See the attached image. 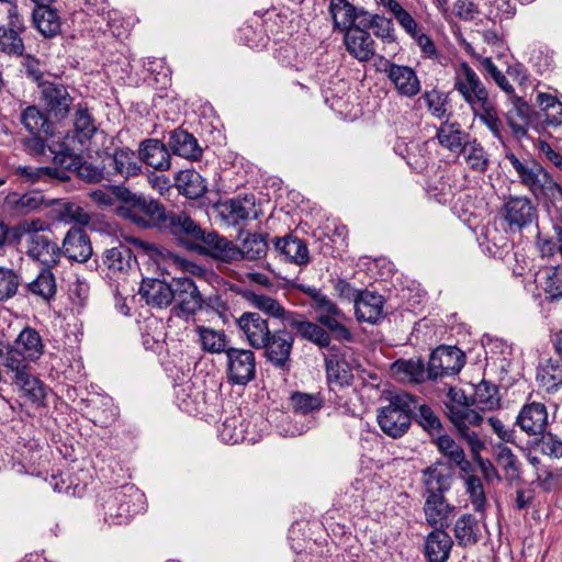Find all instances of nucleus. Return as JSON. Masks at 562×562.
<instances>
[{
	"instance_id": "obj_26",
	"label": "nucleus",
	"mask_w": 562,
	"mask_h": 562,
	"mask_svg": "<svg viewBox=\"0 0 562 562\" xmlns=\"http://www.w3.org/2000/svg\"><path fill=\"white\" fill-rule=\"evenodd\" d=\"M273 249L282 260L296 266H306L311 260L306 243L292 234L276 237Z\"/></svg>"
},
{
	"instance_id": "obj_1",
	"label": "nucleus",
	"mask_w": 562,
	"mask_h": 562,
	"mask_svg": "<svg viewBox=\"0 0 562 562\" xmlns=\"http://www.w3.org/2000/svg\"><path fill=\"white\" fill-rule=\"evenodd\" d=\"M422 475L425 486L423 509L426 522L432 528H448L456 513V506L445 497L451 488L452 475L438 465L424 469Z\"/></svg>"
},
{
	"instance_id": "obj_7",
	"label": "nucleus",
	"mask_w": 562,
	"mask_h": 562,
	"mask_svg": "<svg viewBox=\"0 0 562 562\" xmlns=\"http://www.w3.org/2000/svg\"><path fill=\"white\" fill-rule=\"evenodd\" d=\"M299 289L311 299L312 308L318 313L317 322L333 334L334 339L346 342L353 340L350 329L341 323L346 315L334 301L314 286L299 285Z\"/></svg>"
},
{
	"instance_id": "obj_47",
	"label": "nucleus",
	"mask_w": 562,
	"mask_h": 562,
	"mask_svg": "<svg viewBox=\"0 0 562 562\" xmlns=\"http://www.w3.org/2000/svg\"><path fill=\"white\" fill-rule=\"evenodd\" d=\"M195 331L198 333L199 342L203 351L209 353H226V350H228V339L224 330L198 326Z\"/></svg>"
},
{
	"instance_id": "obj_11",
	"label": "nucleus",
	"mask_w": 562,
	"mask_h": 562,
	"mask_svg": "<svg viewBox=\"0 0 562 562\" xmlns=\"http://www.w3.org/2000/svg\"><path fill=\"white\" fill-rule=\"evenodd\" d=\"M40 101L48 116L56 121L65 120L74 103L68 87L55 81L40 83Z\"/></svg>"
},
{
	"instance_id": "obj_35",
	"label": "nucleus",
	"mask_w": 562,
	"mask_h": 562,
	"mask_svg": "<svg viewBox=\"0 0 562 562\" xmlns=\"http://www.w3.org/2000/svg\"><path fill=\"white\" fill-rule=\"evenodd\" d=\"M168 147L173 155L193 161L199 160L203 154L198 139L183 128H176L170 133Z\"/></svg>"
},
{
	"instance_id": "obj_54",
	"label": "nucleus",
	"mask_w": 562,
	"mask_h": 562,
	"mask_svg": "<svg viewBox=\"0 0 562 562\" xmlns=\"http://www.w3.org/2000/svg\"><path fill=\"white\" fill-rule=\"evenodd\" d=\"M537 102L543 116L546 126L558 127L562 125V102L548 93H538Z\"/></svg>"
},
{
	"instance_id": "obj_44",
	"label": "nucleus",
	"mask_w": 562,
	"mask_h": 562,
	"mask_svg": "<svg viewBox=\"0 0 562 562\" xmlns=\"http://www.w3.org/2000/svg\"><path fill=\"white\" fill-rule=\"evenodd\" d=\"M72 123L75 137L81 145L98 132L95 119L86 103L76 104Z\"/></svg>"
},
{
	"instance_id": "obj_25",
	"label": "nucleus",
	"mask_w": 562,
	"mask_h": 562,
	"mask_svg": "<svg viewBox=\"0 0 562 562\" xmlns=\"http://www.w3.org/2000/svg\"><path fill=\"white\" fill-rule=\"evenodd\" d=\"M218 213L228 225H238L250 217L257 218L254 195L235 198L224 201L217 206Z\"/></svg>"
},
{
	"instance_id": "obj_37",
	"label": "nucleus",
	"mask_w": 562,
	"mask_h": 562,
	"mask_svg": "<svg viewBox=\"0 0 562 562\" xmlns=\"http://www.w3.org/2000/svg\"><path fill=\"white\" fill-rule=\"evenodd\" d=\"M13 373V383L27 396L32 402L40 403L45 398V390L43 383L31 373L30 364H22L21 368H7Z\"/></svg>"
},
{
	"instance_id": "obj_31",
	"label": "nucleus",
	"mask_w": 562,
	"mask_h": 562,
	"mask_svg": "<svg viewBox=\"0 0 562 562\" xmlns=\"http://www.w3.org/2000/svg\"><path fill=\"white\" fill-rule=\"evenodd\" d=\"M44 196L36 191L26 193L10 192L5 195L2 209L11 216H25L43 205Z\"/></svg>"
},
{
	"instance_id": "obj_12",
	"label": "nucleus",
	"mask_w": 562,
	"mask_h": 562,
	"mask_svg": "<svg viewBox=\"0 0 562 562\" xmlns=\"http://www.w3.org/2000/svg\"><path fill=\"white\" fill-rule=\"evenodd\" d=\"M288 326L276 329L270 333V337L265 341L263 356L274 368L289 372L291 369V353L293 350L295 335L286 330Z\"/></svg>"
},
{
	"instance_id": "obj_59",
	"label": "nucleus",
	"mask_w": 562,
	"mask_h": 562,
	"mask_svg": "<svg viewBox=\"0 0 562 562\" xmlns=\"http://www.w3.org/2000/svg\"><path fill=\"white\" fill-rule=\"evenodd\" d=\"M496 462L508 479L516 480L520 477V462L510 448L506 446L498 447Z\"/></svg>"
},
{
	"instance_id": "obj_49",
	"label": "nucleus",
	"mask_w": 562,
	"mask_h": 562,
	"mask_svg": "<svg viewBox=\"0 0 562 562\" xmlns=\"http://www.w3.org/2000/svg\"><path fill=\"white\" fill-rule=\"evenodd\" d=\"M501 397L495 384L482 380L474 386L472 403L480 411H492L499 406Z\"/></svg>"
},
{
	"instance_id": "obj_2",
	"label": "nucleus",
	"mask_w": 562,
	"mask_h": 562,
	"mask_svg": "<svg viewBox=\"0 0 562 562\" xmlns=\"http://www.w3.org/2000/svg\"><path fill=\"white\" fill-rule=\"evenodd\" d=\"M122 202L119 214L142 229H155L161 233L169 210L159 201L144 194H137L128 189L120 190L117 194Z\"/></svg>"
},
{
	"instance_id": "obj_34",
	"label": "nucleus",
	"mask_w": 562,
	"mask_h": 562,
	"mask_svg": "<svg viewBox=\"0 0 562 562\" xmlns=\"http://www.w3.org/2000/svg\"><path fill=\"white\" fill-rule=\"evenodd\" d=\"M161 140L147 138L140 142L138 147L139 159L156 170L170 168V153Z\"/></svg>"
},
{
	"instance_id": "obj_64",
	"label": "nucleus",
	"mask_w": 562,
	"mask_h": 562,
	"mask_svg": "<svg viewBox=\"0 0 562 562\" xmlns=\"http://www.w3.org/2000/svg\"><path fill=\"white\" fill-rule=\"evenodd\" d=\"M422 99L425 101L428 111L437 119H442L447 114L448 97L437 89L426 91Z\"/></svg>"
},
{
	"instance_id": "obj_28",
	"label": "nucleus",
	"mask_w": 562,
	"mask_h": 562,
	"mask_svg": "<svg viewBox=\"0 0 562 562\" xmlns=\"http://www.w3.org/2000/svg\"><path fill=\"white\" fill-rule=\"evenodd\" d=\"M104 168L109 176H120L124 179L137 176L142 166L135 153L127 148H117L114 154L108 155L104 160Z\"/></svg>"
},
{
	"instance_id": "obj_14",
	"label": "nucleus",
	"mask_w": 562,
	"mask_h": 562,
	"mask_svg": "<svg viewBox=\"0 0 562 562\" xmlns=\"http://www.w3.org/2000/svg\"><path fill=\"white\" fill-rule=\"evenodd\" d=\"M227 380L237 385H246L256 376V357L249 349L228 348L226 350Z\"/></svg>"
},
{
	"instance_id": "obj_41",
	"label": "nucleus",
	"mask_w": 562,
	"mask_h": 562,
	"mask_svg": "<svg viewBox=\"0 0 562 562\" xmlns=\"http://www.w3.org/2000/svg\"><path fill=\"white\" fill-rule=\"evenodd\" d=\"M179 194L190 200L203 196L207 191L205 179L194 169L180 170L175 178Z\"/></svg>"
},
{
	"instance_id": "obj_5",
	"label": "nucleus",
	"mask_w": 562,
	"mask_h": 562,
	"mask_svg": "<svg viewBox=\"0 0 562 562\" xmlns=\"http://www.w3.org/2000/svg\"><path fill=\"white\" fill-rule=\"evenodd\" d=\"M505 158L515 169L520 183L535 194H542L553 202H562V187L552 176L532 158H518L514 153H506Z\"/></svg>"
},
{
	"instance_id": "obj_38",
	"label": "nucleus",
	"mask_w": 562,
	"mask_h": 562,
	"mask_svg": "<svg viewBox=\"0 0 562 562\" xmlns=\"http://www.w3.org/2000/svg\"><path fill=\"white\" fill-rule=\"evenodd\" d=\"M46 112H42L36 105H27L20 114V122L31 135L53 136L54 123Z\"/></svg>"
},
{
	"instance_id": "obj_32",
	"label": "nucleus",
	"mask_w": 562,
	"mask_h": 562,
	"mask_svg": "<svg viewBox=\"0 0 562 562\" xmlns=\"http://www.w3.org/2000/svg\"><path fill=\"white\" fill-rule=\"evenodd\" d=\"M177 406L189 415H196L205 409V394L191 381H186L175 389Z\"/></svg>"
},
{
	"instance_id": "obj_46",
	"label": "nucleus",
	"mask_w": 562,
	"mask_h": 562,
	"mask_svg": "<svg viewBox=\"0 0 562 562\" xmlns=\"http://www.w3.org/2000/svg\"><path fill=\"white\" fill-rule=\"evenodd\" d=\"M357 10L348 0H330L329 12L333 18L334 29L346 33L353 29L357 22Z\"/></svg>"
},
{
	"instance_id": "obj_39",
	"label": "nucleus",
	"mask_w": 562,
	"mask_h": 562,
	"mask_svg": "<svg viewBox=\"0 0 562 562\" xmlns=\"http://www.w3.org/2000/svg\"><path fill=\"white\" fill-rule=\"evenodd\" d=\"M49 4L50 2L37 3L32 13L33 24L46 38L55 37L61 31L60 16Z\"/></svg>"
},
{
	"instance_id": "obj_21",
	"label": "nucleus",
	"mask_w": 562,
	"mask_h": 562,
	"mask_svg": "<svg viewBox=\"0 0 562 562\" xmlns=\"http://www.w3.org/2000/svg\"><path fill=\"white\" fill-rule=\"evenodd\" d=\"M236 325L243 333L248 344L255 348L265 346V341L270 337L268 321L265 319L259 313L245 312L237 319Z\"/></svg>"
},
{
	"instance_id": "obj_27",
	"label": "nucleus",
	"mask_w": 562,
	"mask_h": 562,
	"mask_svg": "<svg viewBox=\"0 0 562 562\" xmlns=\"http://www.w3.org/2000/svg\"><path fill=\"white\" fill-rule=\"evenodd\" d=\"M384 297L370 290H363L360 297L356 300L355 315L358 322L378 324L386 315L384 312Z\"/></svg>"
},
{
	"instance_id": "obj_19",
	"label": "nucleus",
	"mask_w": 562,
	"mask_h": 562,
	"mask_svg": "<svg viewBox=\"0 0 562 562\" xmlns=\"http://www.w3.org/2000/svg\"><path fill=\"white\" fill-rule=\"evenodd\" d=\"M516 425L526 435L539 438L547 431L548 409L543 403L531 402L522 405L517 417Z\"/></svg>"
},
{
	"instance_id": "obj_50",
	"label": "nucleus",
	"mask_w": 562,
	"mask_h": 562,
	"mask_svg": "<svg viewBox=\"0 0 562 562\" xmlns=\"http://www.w3.org/2000/svg\"><path fill=\"white\" fill-rule=\"evenodd\" d=\"M53 268H43L37 277L26 284V291L30 294L42 297L45 301H49L56 294V280L52 272Z\"/></svg>"
},
{
	"instance_id": "obj_45",
	"label": "nucleus",
	"mask_w": 562,
	"mask_h": 562,
	"mask_svg": "<svg viewBox=\"0 0 562 562\" xmlns=\"http://www.w3.org/2000/svg\"><path fill=\"white\" fill-rule=\"evenodd\" d=\"M453 535L458 546L462 548L475 546L481 538V528L475 516L461 515L454 522Z\"/></svg>"
},
{
	"instance_id": "obj_40",
	"label": "nucleus",
	"mask_w": 562,
	"mask_h": 562,
	"mask_svg": "<svg viewBox=\"0 0 562 562\" xmlns=\"http://www.w3.org/2000/svg\"><path fill=\"white\" fill-rule=\"evenodd\" d=\"M536 381L548 393H555L562 386V358H548L540 361Z\"/></svg>"
},
{
	"instance_id": "obj_51",
	"label": "nucleus",
	"mask_w": 562,
	"mask_h": 562,
	"mask_svg": "<svg viewBox=\"0 0 562 562\" xmlns=\"http://www.w3.org/2000/svg\"><path fill=\"white\" fill-rule=\"evenodd\" d=\"M436 445L438 450L456 463L461 471L469 473L473 470L472 463L465 459L463 449L448 435H439Z\"/></svg>"
},
{
	"instance_id": "obj_58",
	"label": "nucleus",
	"mask_w": 562,
	"mask_h": 562,
	"mask_svg": "<svg viewBox=\"0 0 562 562\" xmlns=\"http://www.w3.org/2000/svg\"><path fill=\"white\" fill-rule=\"evenodd\" d=\"M21 32L0 25V52L12 56H23L24 43Z\"/></svg>"
},
{
	"instance_id": "obj_9",
	"label": "nucleus",
	"mask_w": 562,
	"mask_h": 562,
	"mask_svg": "<svg viewBox=\"0 0 562 562\" xmlns=\"http://www.w3.org/2000/svg\"><path fill=\"white\" fill-rule=\"evenodd\" d=\"M161 234L171 236L179 246L189 251L200 248L201 239L206 232L184 211H170Z\"/></svg>"
},
{
	"instance_id": "obj_15",
	"label": "nucleus",
	"mask_w": 562,
	"mask_h": 562,
	"mask_svg": "<svg viewBox=\"0 0 562 562\" xmlns=\"http://www.w3.org/2000/svg\"><path fill=\"white\" fill-rule=\"evenodd\" d=\"M454 89L473 110L480 102L490 99L488 91L468 63L460 64L456 74Z\"/></svg>"
},
{
	"instance_id": "obj_30",
	"label": "nucleus",
	"mask_w": 562,
	"mask_h": 562,
	"mask_svg": "<svg viewBox=\"0 0 562 562\" xmlns=\"http://www.w3.org/2000/svg\"><path fill=\"white\" fill-rule=\"evenodd\" d=\"M344 43L348 53L360 61H368L374 55V41L360 25L345 33Z\"/></svg>"
},
{
	"instance_id": "obj_62",
	"label": "nucleus",
	"mask_w": 562,
	"mask_h": 562,
	"mask_svg": "<svg viewBox=\"0 0 562 562\" xmlns=\"http://www.w3.org/2000/svg\"><path fill=\"white\" fill-rule=\"evenodd\" d=\"M91 422L102 428H106L114 424L119 415L117 407L111 401H105L99 406H94L90 412Z\"/></svg>"
},
{
	"instance_id": "obj_23",
	"label": "nucleus",
	"mask_w": 562,
	"mask_h": 562,
	"mask_svg": "<svg viewBox=\"0 0 562 562\" xmlns=\"http://www.w3.org/2000/svg\"><path fill=\"white\" fill-rule=\"evenodd\" d=\"M385 72L400 95L414 98L420 92V81L412 67L387 63Z\"/></svg>"
},
{
	"instance_id": "obj_18",
	"label": "nucleus",
	"mask_w": 562,
	"mask_h": 562,
	"mask_svg": "<svg viewBox=\"0 0 562 562\" xmlns=\"http://www.w3.org/2000/svg\"><path fill=\"white\" fill-rule=\"evenodd\" d=\"M286 326L294 330L301 339L314 344L319 349L329 350L334 346L331 344L333 334L318 322L306 319L301 313L294 312Z\"/></svg>"
},
{
	"instance_id": "obj_33",
	"label": "nucleus",
	"mask_w": 562,
	"mask_h": 562,
	"mask_svg": "<svg viewBox=\"0 0 562 562\" xmlns=\"http://www.w3.org/2000/svg\"><path fill=\"white\" fill-rule=\"evenodd\" d=\"M447 528H434L425 540L424 553L428 562H447L453 546V540L446 531Z\"/></svg>"
},
{
	"instance_id": "obj_36",
	"label": "nucleus",
	"mask_w": 562,
	"mask_h": 562,
	"mask_svg": "<svg viewBox=\"0 0 562 562\" xmlns=\"http://www.w3.org/2000/svg\"><path fill=\"white\" fill-rule=\"evenodd\" d=\"M243 296L248 303H250V305L269 317L280 319L284 326L288 325L289 319H291L294 314L293 311L285 310L278 300L266 294L247 290L244 292Z\"/></svg>"
},
{
	"instance_id": "obj_63",
	"label": "nucleus",
	"mask_w": 562,
	"mask_h": 562,
	"mask_svg": "<svg viewBox=\"0 0 562 562\" xmlns=\"http://www.w3.org/2000/svg\"><path fill=\"white\" fill-rule=\"evenodd\" d=\"M20 285L19 274L10 268L0 267V301L13 297Z\"/></svg>"
},
{
	"instance_id": "obj_10",
	"label": "nucleus",
	"mask_w": 562,
	"mask_h": 562,
	"mask_svg": "<svg viewBox=\"0 0 562 562\" xmlns=\"http://www.w3.org/2000/svg\"><path fill=\"white\" fill-rule=\"evenodd\" d=\"M326 381L329 387V401L338 406H346L347 401L336 393L335 387H345L352 384L353 374L346 355L336 345L324 355Z\"/></svg>"
},
{
	"instance_id": "obj_60",
	"label": "nucleus",
	"mask_w": 562,
	"mask_h": 562,
	"mask_svg": "<svg viewBox=\"0 0 562 562\" xmlns=\"http://www.w3.org/2000/svg\"><path fill=\"white\" fill-rule=\"evenodd\" d=\"M384 7L393 14L405 32L413 36L418 32V24L412 14L406 11L397 0H387Z\"/></svg>"
},
{
	"instance_id": "obj_3",
	"label": "nucleus",
	"mask_w": 562,
	"mask_h": 562,
	"mask_svg": "<svg viewBox=\"0 0 562 562\" xmlns=\"http://www.w3.org/2000/svg\"><path fill=\"white\" fill-rule=\"evenodd\" d=\"M99 515L109 526H122L144 509V494L134 485L106 490L99 495Z\"/></svg>"
},
{
	"instance_id": "obj_53",
	"label": "nucleus",
	"mask_w": 562,
	"mask_h": 562,
	"mask_svg": "<svg viewBox=\"0 0 562 562\" xmlns=\"http://www.w3.org/2000/svg\"><path fill=\"white\" fill-rule=\"evenodd\" d=\"M474 115L491 131L499 140H503L504 125L499 119L494 103L487 99L475 106Z\"/></svg>"
},
{
	"instance_id": "obj_6",
	"label": "nucleus",
	"mask_w": 562,
	"mask_h": 562,
	"mask_svg": "<svg viewBox=\"0 0 562 562\" xmlns=\"http://www.w3.org/2000/svg\"><path fill=\"white\" fill-rule=\"evenodd\" d=\"M415 408V396L406 392L393 394L389 403L378 409L376 420L381 430L391 438H401L412 425Z\"/></svg>"
},
{
	"instance_id": "obj_48",
	"label": "nucleus",
	"mask_w": 562,
	"mask_h": 562,
	"mask_svg": "<svg viewBox=\"0 0 562 562\" xmlns=\"http://www.w3.org/2000/svg\"><path fill=\"white\" fill-rule=\"evenodd\" d=\"M541 273L544 301L549 303L562 301V266L547 267Z\"/></svg>"
},
{
	"instance_id": "obj_8",
	"label": "nucleus",
	"mask_w": 562,
	"mask_h": 562,
	"mask_svg": "<svg viewBox=\"0 0 562 562\" xmlns=\"http://www.w3.org/2000/svg\"><path fill=\"white\" fill-rule=\"evenodd\" d=\"M40 333L30 326L24 327L12 345H0V360L5 368H21L38 360L44 353Z\"/></svg>"
},
{
	"instance_id": "obj_42",
	"label": "nucleus",
	"mask_w": 562,
	"mask_h": 562,
	"mask_svg": "<svg viewBox=\"0 0 562 562\" xmlns=\"http://www.w3.org/2000/svg\"><path fill=\"white\" fill-rule=\"evenodd\" d=\"M470 135L465 133L460 123L445 121L437 128L438 143L451 153H461L468 143Z\"/></svg>"
},
{
	"instance_id": "obj_43",
	"label": "nucleus",
	"mask_w": 562,
	"mask_h": 562,
	"mask_svg": "<svg viewBox=\"0 0 562 562\" xmlns=\"http://www.w3.org/2000/svg\"><path fill=\"white\" fill-rule=\"evenodd\" d=\"M391 372L402 382L422 383L428 379V369L422 359H397L392 363Z\"/></svg>"
},
{
	"instance_id": "obj_29",
	"label": "nucleus",
	"mask_w": 562,
	"mask_h": 562,
	"mask_svg": "<svg viewBox=\"0 0 562 562\" xmlns=\"http://www.w3.org/2000/svg\"><path fill=\"white\" fill-rule=\"evenodd\" d=\"M92 246L88 234L82 228H70L60 247V256L77 262H86L92 256Z\"/></svg>"
},
{
	"instance_id": "obj_22",
	"label": "nucleus",
	"mask_w": 562,
	"mask_h": 562,
	"mask_svg": "<svg viewBox=\"0 0 562 562\" xmlns=\"http://www.w3.org/2000/svg\"><path fill=\"white\" fill-rule=\"evenodd\" d=\"M138 294L147 305L166 308L173 302V281L168 283L157 278H144Z\"/></svg>"
},
{
	"instance_id": "obj_20",
	"label": "nucleus",
	"mask_w": 562,
	"mask_h": 562,
	"mask_svg": "<svg viewBox=\"0 0 562 562\" xmlns=\"http://www.w3.org/2000/svg\"><path fill=\"white\" fill-rule=\"evenodd\" d=\"M173 301L186 316L195 315L204 306V300L195 282L188 277L173 279Z\"/></svg>"
},
{
	"instance_id": "obj_56",
	"label": "nucleus",
	"mask_w": 562,
	"mask_h": 562,
	"mask_svg": "<svg viewBox=\"0 0 562 562\" xmlns=\"http://www.w3.org/2000/svg\"><path fill=\"white\" fill-rule=\"evenodd\" d=\"M268 249L267 235L257 233L248 234L239 247L241 260H259L267 255Z\"/></svg>"
},
{
	"instance_id": "obj_13",
	"label": "nucleus",
	"mask_w": 562,
	"mask_h": 562,
	"mask_svg": "<svg viewBox=\"0 0 562 562\" xmlns=\"http://www.w3.org/2000/svg\"><path fill=\"white\" fill-rule=\"evenodd\" d=\"M464 361L465 356L458 347L439 346L430 353L427 366L428 379L454 375L463 368Z\"/></svg>"
},
{
	"instance_id": "obj_17",
	"label": "nucleus",
	"mask_w": 562,
	"mask_h": 562,
	"mask_svg": "<svg viewBox=\"0 0 562 562\" xmlns=\"http://www.w3.org/2000/svg\"><path fill=\"white\" fill-rule=\"evenodd\" d=\"M503 216L510 231H521L537 221V209L527 196H510L503 206Z\"/></svg>"
},
{
	"instance_id": "obj_4",
	"label": "nucleus",
	"mask_w": 562,
	"mask_h": 562,
	"mask_svg": "<svg viewBox=\"0 0 562 562\" xmlns=\"http://www.w3.org/2000/svg\"><path fill=\"white\" fill-rule=\"evenodd\" d=\"M449 402L445 403L446 415L456 427L459 436L463 438L473 451L484 448V442L470 427L480 426L483 417L472 408V395L468 396L461 389L450 387Z\"/></svg>"
},
{
	"instance_id": "obj_55",
	"label": "nucleus",
	"mask_w": 562,
	"mask_h": 562,
	"mask_svg": "<svg viewBox=\"0 0 562 562\" xmlns=\"http://www.w3.org/2000/svg\"><path fill=\"white\" fill-rule=\"evenodd\" d=\"M49 153L53 155V162L60 170L69 172H76V167L78 166L81 156L74 153L71 148L65 143H52L48 146Z\"/></svg>"
},
{
	"instance_id": "obj_24",
	"label": "nucleus",
	"mask_w": 562,
	"mask_h": 562,
	"mask_svg": "<svg viewBox=\"0 0 562 562\" xmlns=\"http://www.w3.org/2000/svg\"><path fill=\"white\" fill-rule=\"evenodd\" d=\"M26 255L45 267L54 268L60 261V247L47 235L25 238Z\"/></svg>"
},
{
	"instance_id": "obj_16",
	"label": "nucleus",
	"mask_w": 562,
	"mask_h": 562,
	"mask_svg": "<svg viewBox=\"0 0 562 562\" xmlns=\"http://www.w3.org/2000/svg\"><path fill=\"white\" fill-rule=\"evenodd\" d=\"M195 252L206 255L216 261L233 263L241 260L239 246L215 231H206Z\"/></svg>"
},
{
	"instance_id": "obj_52",
	"label": "nucleus",
	"mask_w": 562,
	"mask_h": 562,
	"mask_svg": "<svg viewBox=\"0 0 562 562\" xmlns=\"http://www.w3.org/2000/svg\"><path fill=\"white\" fill-rule=\"evenodd\" d=\"M289 400L293 412L301 415L318 412L325 403V397L321 392L305 393L295 391L290 395Z\"/></svg>"
},
{
	"instance_id": "obj_61",
	"label": "nucleus",
	"mask_w": 562,
	"mask_h": 562,
	"mask_svg": "<svg viewBox=\"0 0 562 562\" xmlns=\"http://www.w3.org/2000/svg\"><path fill=\"white\" fill-rule=\"evenodd\" d=\"M58 215L66 223L88 225L91 221L90 214L75 202H63L58 209Z\"/></svg>"
},
{
	"instance_id": "obj_57",
	"label": "nucleus",
	"mask_w": 562,
	"mask_h": 562,
	"mask_svg": "<svg viewBox=\"0 0 562 562\" xmlns=\"http://www.w3.org/2000/svg\"><path fill=\"white\" fill-rule=\"evenodd\" d=\"M469 167L479 172H484L488 168V158L483 146L476 140H468L464 149L461 150Z\"/></svg>"
}]
</instances>
